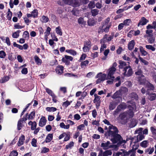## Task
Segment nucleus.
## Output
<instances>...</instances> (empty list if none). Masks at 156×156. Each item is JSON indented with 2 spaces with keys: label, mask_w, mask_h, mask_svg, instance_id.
Masks as SVG:
<instances>
[{
  "label": "nucleus",
  "mask_w": 156,
  "mask_h": 156,
  "mask_svg": "<svg viewBox=\"0 0 156 156\" xmlns=\"http://www.w3.org/2000/svg\"><path fill=\"white\" fill-rule=\"evenodd\" d=\"M140 50L142 55L145 56L147 54V53L144 50L143 47H140Z\"/></svg>",
  "instance_id": "53"
},
{
  "label": "nucleus",
  "mask_w": 156,
  "mask_h": 156,
  "mask_svg": "<svg viewBox=\"0 0 156 156\" xmlns=\"http://www.w3.org/2000/svg\"><path fill=\"white\" fill-rule=\"evenodd\" d=\"M24 26L20 25L19 23H15L14 25V29H21L24 28Z\"/></svg>",
  "instance_id": "54"
},
{
  "label": "nucleus",
  "mask_w": 156,
  "mask_h": 156,
  "mask_svg": "<svg viewBox=\"0 0 156 156\" xmlns=\"http://www.w3.org/2000/svg\"><path fill=\"white\" fill-rule=\"evenodd\" d=\"M74 146V143L72 141L70 142L69 144L66 145V148L67 149L71 148Z\"/></svg>",
  "instance_id": "56"
},
{
  "label": "nucleus",
  "mask_w": 156,
  "mask_h": 156,
  "mask_svg": "<svg viewBox=\"0 0 156 156\" xmlns=\"http://www.w3.org/2000/svg\"><path fill=\"white\" fill-rule=\"evenodd\" d=\"M126 108V104L125 103H122L119 105L116 109L114 111V114L116 115L122 110L125 109Z\"/></svg>",
  "instance_id": "9"
},
{
  "label": "nucleus",
  "mask_w": 156,
  "mask_h": 156,
  "mask_svg": "<svg viewBox=\"0 0 156 156\" xmlns=\"http://www.w3.org/2000/svg\"><path fill=\"white\" fill-rule=\"evenodd\" d=\"M103 122L105 124H106L108 126H109L108 127V129H109L108 131H112V130H113V129H109L110 127H111V126H114L110 124L108 120L106 119H105L103 121Z\"/></svg>",
  "instance_id": "42"
},
{
  "label": "nucleus",
  "mask_w": 156,
  "mask_h": 156,
  "mask_svg": "<svg viewBox=\"0 0 156 156\" xmlns=\"http://www.w3.org/2000/svg\"><path fill=\"white\" fill-rule=\"evenodd\" d=\"M107 34H105L104 37L101 40L100 43L101 44H105L106 41H107L106 38Z\"/></svg>",
  "instance_id": "62"
},
{
  "label": "nucleus",
  "mask_w": 156,
  "mask_h": 156,
  "mask_svg": "<svg viewBox=\"0 0 156 156\" xmlns=\"http://www.w3.org/2000/svg\"><path fill=\"white\" fill-rule=\"evenodd\" d=\"M119 91L122 94L127 93L128 91V90L126 87H122Z\"/></svg>",
  "instance_id": "25"
},
{
  "label": "nucleus",
  "mask_w": 156,
  "mask_h": 156,
  "mask_svg": "<svg viewBox=\"0 0 156 156\" xmlns=\"http://www.w3.org/2000/svg\"><path fill=\"white\" fill-rule=\"evenodd\" d=\"M66 52L67 53H70L71 55H76V52L72 49H67L66 50Z\"/></svg>",
  "instance_id": "36"
},
{
  "label": "nucleus",
  "mask_w": 156,
  "mask_h": 156,
  "mask_svg": "<svg viewBox=\"0 0 156 156\" xmlns=\"http://www.w3.org/2000/svg\"><path fill=\"white\" fill-rule=\"evenodd\" d=\"M129 109L127 113V115H128L129 118L133 117L134 115L133 110L135 108L132 107H129Z\"/></svg>",
  "instance_id": "21"
},
{
  "label": "nucleus",
  "mask_w": 156,
  "mask_h": 156,
  "mask_svg": "<svg viewBox=\"0 0 156 156\" xmlns=\"http://www.w3.org/2000/svg\"><path fill=\"white\" fill-rule=\"evenodd\" d=\"M89 61L86 60L81 62L80 66L81 68H84L87 66L89 63Z\"/></svg>",
  "instance_id": "29"
},
{
  "label": "nucleus",
  "mask_w": 156,
  "mask_h": 156,
  "mask_svg": "<svg viewBox=\"0 0 156 156\" xmlns=\"http://www.w3.org/2000/svg\"><path fill=\"white\" fill-rule=\"evenodd\" d=\"M121 94L119 92V91H116L112 96V98L113 99H119V100H121V99L119 98L120 95Z\"/></svg>",
  "instance_id": "23"
},
{
  "label": "nucleus",
  "mask_w": 156,
  "mask_h": 156,
  "mask_svg": "<svg viewBox=\"0 0 156 156\" xmlns=\"http://www.w3.org/2000/svg\"><path fill=\"white\" fill-rule=\"evenodd\" d=\"M21 32L20 30H18L14 32L12 34V37L14 38H17L19 36V33Z\"/></svg>",
  "instance_id": "43"
},
{
  "label": "nucleus",
  "mask_w": 156,
  "mask_h": 156,
  "mask_svg": "<svg viewBox=\"0 0 156 156\" xmlns=\"http://www.w3.org/2000/svg\"><path fill=\"white\" fill-rule=\"evenodd\" d=\"M148 22V21L144 17H142L138 24V26L145 25Z\"/></svg>",
  "instance_id": "17"
},
{
  "label": "nucleus",
  "mask_w": 156,
  "mask_h": 156,
  "mask_svg": "<svg viewBox=\"0 0 156 156\" xmlns=\"http://www.w3.org/2000/svg\"><path fill=\"white\" fill-rule=\"evenodd\" d=\"M6 56L5 52L3 50L0 51V58H4Z\"/></svg>",
  "instance_id": "51"
},
{
  "label": "nucleus",
  "mask_w": 156,
  "mask_h": 156,
  "mask_svg": "<svg viewBox=\"0 0 156 156\" xmlns=\"http://www.w3.org/2000/svg\"><path fill=\"white\" fill-rule=\"evenodd\" d=\"M137 123V121L136 119H131L129 123V126L130 128H133L136 126Z\"/></svg>",
  "instance_id": "19"
},
{
  "label": "nucleus",
  "mask_w": 156,
  "mask_h": 156,
  "mask_svg": "<svg viewBox=\"0 0 156 156\" xmlns=\"http://www.w3.org/2000/svg\"><path fill=\"white\" fill-rule=\"evenodd\" d=\"M119 69H124L128 66V62H126L122 61H119Z\"/></svg>",
  "instance_id": "15"
},
{
  "label": "nucleus",
  "mask_w": 156,
  "mask_h": 156,
  "mask_svg": "<svg viewBox=\"0 0 156 156\" xmlns=\"http://www.w3.org/2000/svg\"><path fill=\"white\" fill-rule=\"evenodd\" d=\"M150 130L154 137L156 139V128L154 127H151Z\"/></svg>",
  "instance_id": "38"
},
{
  "label": "nucleus",
  "mask_w": 156,
  "mask_h": 156,
  "mask_svg": "<svg viewBox=\"0 0 156 156\" xmlns=\"http://www.w3.org/2000/svg\"><path fill=\"white\" fill-rule=\"evenodd\" d=\"M88 6L90 9L94 8L95 6V3L94 2H90L88 4Z\"/></svg>",
  "instance_id": "63"
},
{
  "label": "nucleus",
  "mask_w": 156,
  "mask_h": 156,
  "mask_svg": "<svg viewBox=\"0 0 156 156\" xmlns=\"http://www.w3.org/2000/svg\"><path fill=\"white\" fill-rule=\"evenodd\" d=\"M154 148L152 147V148H148L145 149V153H148L149 154H151L154 152Z\"/></svg>",
  "instance_id": "40"
},
{
  "label": "nucleus",
  "mask_w": 156,
  "mask_h": 156,
  "mask_svg": "<svg viewBox=\"0 0 156 156\" xmlns=\"http://www.w3.org/2000/svg\"><path fill=\"white\" fill-rule=\"evenodd\" d=\"M120 101L119 99H115L114 101L110 102L109 106V109L110 110L114 109L116 105L120 102Z\"/></svg>",
  "instance_id": "8"
},
{
  "label": "nucleus",
  "mask_w": 156,
  "mask_h": 156,
  "mask_svg": "<svg viewBox=\"0 0 156 156\" xmlns=\"http://www.w3.org/2000/svg\"><path fill=\"white\" fill-rule=\"evenodd\" d=\"M57 110L56 108L54 107H48L46 108V110L49 112H54Z\"/></svg>",
  "instance_id": "46"
},
{
  "label": "nucleus",
  "mask_w": 156,
  "mask_h": 156,
  "mask_svg": "<svg viewBox=\"0 0 156 156\" xmlns=\"http://www.w3.org/2000/svg\"><path fill=\"white\" fill-rule=\"evenodd\" d=\"M143 128H140L136 129L134 133L135 134H138L136 137H135L133 138L131 140V144L137 143L144 139V138L145 136L142 134V130Z\"/></svg>",
  "instance_id": "2"
},
{
  "label": "nucleus",
  "mask_w": 156,
  "mask_h": 156,
  "mask_svg": "<svg viewBox=\"0 0 156 156\" xmlns=\"http://www.w3.org/2000/svg\"><path fill=\"white\" fill-rule=\"evenodd\" d=\"M45 89L46 90V92L52 97H55V95L54 93H53L51 90L47 88H45Z\"/></svg>",
  "instance_id": "35"
},
{
  "label": "nucleus",
  "mask_w": 156,
  "mask_h": 156,
  "mask_svg": "<svg viewBox=\"0 0 156 156\" xmlns=\"http://www.w3.org/2000/svg\"><path fill=\"white\" fill-rule=\"evenodd\" d=\"M86 57L87 55L86 54H82L78 60L79 62H81L82 61L85 60Z\"/></svg>",
  "instance_id": "60"
},
{
  "label": "nucleus",
  "mask_w": 156,
  "mask_h": 156,
  "mask_svg": "<svg viewBox=\"0 0 156 156\" xmlns=\"http://www.w3.org/2000/svg\"><path fill=\"white\" fill-rule=\"evenodd\" d=\"M27 117L23 118L20 119L18 122L17 124V129L18 130H20L23 126V124L24 121H26L27 120Z\"/></svg>",
  "instance_id": "13"
},
{
  "label": "nucleus",
  "mask_w": 156,
  "mask_h": 156,
  "mask_svg": "<svg viewBox=\"0 0 156 156\" xmlns=\"http://www.w3.org/2000/svg\"><path fill=\"white\" fill-rule=\"evenodd\" d=\"M34 59L35 62L37 65H39L41 64L42 61L37 56L35 55L34 57Z\"/></svg>",
  "instance_id": "32"
},
{
  "label": "nucleus",
  "mask_w": 156,
  "mask_h": 156,
  "mask_svg": "<svg viewBox=\"0 0 156 156\" xmlns=\"http://www.w3.org/2000/svg\"><path fill=\"white\" fill-rule=\"evenodd\" d=\"M91 43L90 41H85L84 43V46L83 49L84 52H88L91 48Z\"/></svg>",
  "instance_id": "7"
},
{
  "label": "nucleus",
  "mask_w": 156,
  "mask_h": 156,
  "mask_svg": "<svg viewBox=\"0 0 156 156\" xmlns=\"http://www.w3.org/2000/svg\"><path fill=\"white\" fill-rule=\"evenodd\" d=\"M147 94L148 95V98L151 101L155 100L156 97V94L155 93H149L148 91H146Z\"/></svg>",
  "instance_id": "16"
},
{
  "label": "nucleus",
  "mask_w": 156,
  "mask_h": 156,
  "mask_svg": "<svg viewBox=\"0 0 156 156\" xmlns=\"http://www.w3.org/2000/svg\"><path fill=\"white\" fill-rule=\"evenodd\" d=\"M59 126L60 127L64 129H69V124L66 125L64 122H61Z\"/></svg>",
  "instance_id": "41"
},
{
  "label": "nucleus",
  "mask_w": 156,
  "mask_h": 156,
  "mask_svg": "<svg viewBox=\"0 0 156 156\" xmlns=\"http://www.w3.org/2000/svg\"><path fill=\"white\" fill-rule=\"evenodd\" d=\"M63 67L60 66L57 67L55 69V71L57 74L60 75L63 73Z\"/></svg>",
  "instance_id": "22"
},
{
  "label": "nucleus",
  "mask_w": 156,
  "mask_h": 156,
  "mask_svg": "<svg viewBox=\"0 0 156 156\" xmlns=\"http://www.w3.org/2000/svg\"><path fill=\"white\" fill-rule=\"evenodd\" d=\"M148 144L149 142L148 140H144L140 143V145L142 147L146 148L147 147Z\"/></svg>",
  "instance_id": "26"
},
{
  "label": "nucleus",
  "mask_w": 156,
  "mask_h": 156,
  "mask_svg": "<svg viewBox=\"0 0 156 156\" xmlns=\"http://www.w3.org/2000/svg\"><path fill=\"white\" fill-rule=\"evenodd\" d=\"M109 129H113L112 131H108L105 135L107 137L108 136L111 137V140L113 144L118 143L119 144H125L126 141L123 140L121 135L118 134L119 131L116 127L111 126Z\"/></svg>",
  "instance_id": "1"
},
{
  "label": "nucleus",
  "mask_w": 156,
  "mask_h": 156,
  "mask_svg": "<svg viewBox=\"0 0 156 156\" xmlns=\"http://www.w3.org/2000/svg\"><path fill=\"white\" fill-rule=\"evenodd\" d=\"M49 148H46L45 147H44L42 148L41 153H45L48 152L49 151Z\"/></svg>",
  "instance_id": "61"
},
{
  "label": "nucleus",
  "mask_w": 156,
  "mask_h": 156,
  "mask_svg": "<svg viewBox=\"0 0 156 156\" xmlns=\"http://www.w3.org/2000/svg\"><path fill=\"white\" fill-rule=\"evenodd\" d=\"M116 70V68H110L107 72L108 74L107 79L113 80L115 78L113 74Z\"/></svg>",
  "instance_id": "6"
},
{
  "label": "nucleus",
  "mask_w": 156,
  "mask_h": 156,
  "mask_svg": "<svg viewBox=\"0 0 156 156\" xmlns=\"http://www.w3.org/2000/svg\"><path fill=\"white\" fill-rule=\"evenodd\" d=\"M9 77L8 76H6L1 78L0 80V83H4L8 81L9 80Z\"/></svg>",
  "instance_id": "33"
},
{
  "label": "nucleus",
  "mask_w": 156,
  "mask_h": 156,
  "mask_svg": "<svg viewBox=\"0 0 156 156\" xmlns=\"http://www.w3.org/2000/svg\"><path fill=\"white\" fill-rule=\"evenodd\" d=\"M47 120L44 116L42 117L40 120L39 122V126L41 127H43L46 123Z\"/></svg>",
  "instance_id": "20"
},
{
  "label": "nucleus",
  "mask_w": 156,
  "mask_h": 156,
  "mask_svg": "<svg viewBox=\"0 0 156 156\" xmlns=\"http://www.w3.org/2000/svg\"><path fill=\"white\" fill-rule=\"evenodd\" d=\"M116 156H127V151L124 149H121L119 151L115 153Z\"/></svg>",
  "instance_id": "14"
},
{
  "label": "nucleus",
  "mask_w": 156,
  "mask_h": 156,
  "mask_svg": "<svg viewBox=\"0 0 156 156\" xmlns=\"http://www.w3.org/2000/svg\"><path fill=\"white\" fill-rule=\"evenodd\" d=\"M101 147L103 149L106 150L112 147V146L109 141H107L106 142H104L101 144Z\"/></svg>",
  "instance_id": "11"
},
{
  "label": "nucleus",
  "mask_w": 156,
  "mask_h": 156,
  "mask_svg": "<svg viewBox=\"0 0 156 156\" xmlns=\"http://www.w3.org/2000/svg\"><path fill=\"white\" fill-rule=\"evenodd\" d=\"M123 72L122 74L123 75L128 77L130 76L133 74L132 69L129 66H128L124 69Z\"/></svg>",
  "instance_id": "5"
},
{
  "label": "nucleus",
  "mask_w": 156,
  "mask_h": 156,
  "mask_svg": "<svg viewBox=\"0 0 156 156\" xmlns=\"http://www.w3.org/2000/svg\"><path fill=\"white\" fill-rule=\"evenodd\" d=\"M145 47L147 49L151 50L153 51H154L155 50V48L151 45H146Z\"/></svg>",
  "instance_id": "58"
},
{
  "label": "nucleus",
  "mask_w": 156,
  "mask_h": 156,
  "mask_svg": "<svg viewBox=\"0 0 156 156\" xmlns=\"http://www.w3.org/2000/svg\"><path fill=\"white\" fill-rule=\"evenodd\" d=\"M23 20L25 23L27 24V25H29V23H30L31 21L29 20L26 16L23 17Z\"/></svg>",
  "instance_id": "57"
},
{
  "label": "nucleus",
  "mask_w": 156,
  "mask_h": 156,
  "mask_svg": "<svg viewBox=\"0 0 156 156\" xmlns=\"http://www.w3.org/2000/svg\"><path fill=\"white\" fill-rule=\"evenodd\" d=\"M32 15L34 18L37 17L38 14V11L36 9L33 10L32 12Z\"/></svg>",
  "instance_id": "52"
},
{
  "label": "nucleus",
  "mask_w": 156,
  "mask_h": 156,
  "mask_svg": "<svg viewBox=\"0 0 156 156\" xmlns=\"http://www.w3.org/2000/svg\"><path fill=\"white\" fill-rule=\"evenodd\" d=\"M23 37L24 38L28 39L29 37V34L27 31H24L23 34Z\"/></svg>",
  "instance_id": "55"
},
{
  "label": "nucleus",
  "mask_w": 156,
  "mask_h": 156,
  "mask_svg": "<svg viewBox=\"0 0 156 156\" xmlns=\"http://www.w3.org/2000/svg\"><path fill=\"white\" fill-rule=\"evenodd\" d=\"M53 138L52 134H49L47 136L45 142L46 143H48L51 141Z\"/></svg>",
  "instance_id": "30"
},
{
  "label": "nucleus",
  "mask_w": 156,
  "mask_h": 156,
  "mask_svg": "<svg viewBox=\"0 0 156 156\" xmlns=\"http://www.w3.org/2000/svg\"><path fill=\"white\" fill-rule=\"evenodd\" d=\"M127 156H135V152L134 150H132L127 151Z\"/></svg>",
  "instance_id": "44"
},
{
  "label": "nucleus",
  "mask_w": 156,
  "mask_h": 156,
  "mask_svg": "<svg viewBox=\"0 0 156 156\" xmlns=\"http://www.w3.org/2000/svg\"><path fill=\"white\" fill-rule=\"evenodd\" d=\"M129 96L135 99H137L138 98V96L135 93L133 92L130 94Z\"/></svg>",
  "instance_id": "50"
},
{
  "label": "nucleus",
  "mask_w": 156,
  "mask_h": 156,
  "mask_svg": "<svg viewBox=\"0 0 156 156\" xmlns=\"http://www.w3.org/2000/svg\"><path fill=\"white\" fill-rule=\"evenodd\" d=\"M135 44L134 41L132 40L129 42L128 44V48L129 50H132Z\"/></svg>",
  "instance_id": "24"
},
{
  "label": "nucleus",
  "mask_w": 156,
  "mask_h": 156,
  "mask_svg": "<svg viewBox=\"0 0 156 156\" xmlns=\"http://www.w3.org/2000/svg\"><path fill=\"white\" fill-rule=\"evenodd\" d=\"M40 20L42 23H46L48 22L49 20V18L47 16H43L41 17V18L40 19Z\"/></svg>",
  "instance_id": "31"
},
{
  "label": "nucleus",
  "mask_w": 156,
  "mask_h": 156,
  "mask_svg": "<svg viewBox=\"0 0 156 156\" xmlns=\"http://www.w3.org/2000/svg\"><path fill=\"white\" fill-rule=\"evenodd\" d=\"M146 86L147 87V91H148L149 90H153L154 89V85L150 82H148L147 83Z\"/></svg>",
  "instance_id": "27"
},
{
  "label": "nucleus",
  "mask_w": 156,
  "mask_h": 156,
  "mask_svg": "<svg viewBox=\"0 0 156 156\" xmlns=\"http://www.w3.org/2000/svg\"><path fill=\"white\" fill-rule=\"evenodd\" d=\"M55 31L56 33L60 35L61 36L62 35V32L61 29L60 28V27H58L56 28H55Z\"/></svg>",
  "instance_id": "49"
},
{
  "label": "nucleus",
  "mask_w": 156,
  "mask_h": 156,
  "mask_svg": "<svg viewBox=\"0 0 156 156\" xmlns=\"http://www.w3.org/2000/svg\"><path fill=\"white\" fill-rule=\"evenodd\" d=\"M35 112L34 111H33L29 115L28 119L29 120L33 119L35 116Z\"/></svg>",
  "instance_id": "47"
},
{
  "label": "nucleus",
  "mask_w": 156,
  "mask_h": 156,
  "mask_svg": "<svg viewBox=\"0 0 156 156\" xmlns=\"http://www.w3.org/2000/svg\"><path fill=\"white\" fill-rule=\"evenodd\" d=\"M106 76L105 74H102L101 73H98L95 77L96 78H98L96 80V83H99L101 81H104L106 79Z\"/></svg>",
  "instance_id": "4"
},
{
  "label": "nucleus",
  "mask_w": 156,
  "mask_h": 156,
  "mask_svg": "<svg viewBox=\"0 0 156 156\" xmlns=\"http://www.w3.org/2000/svg\"><path fill=\"white\" fill-rule=\"evenodd\" d=\"M127 113L126 112H124L122 114H120L119 116V118L122 120L124 119L127 118Z\"/></svg>",
  "instance_id": "48"
},
{
  "label": "nucleus",
  "mask_w": 156,
  "mask_h": 156,
  "mask_svg": "<svg viewBox=\"0 0 156 156\" xmlns=\"http://www.w3.org/2000/svg\"><path fill=\"white\" fill-rule=\"evenodd\" d=\"M112 154L111 150H107L104 152L101 150L99 151L98 156H108L111 155Z\"/></svg>",
  "instance_id": "12"
},
{
  "label": "nucleus",
  "mask_w": 156,
  "mask_h": 156,
  "mask_svg": "<svg viewBox=\"0 0 156 156\" xmlns=\"http://www.w3.org/2000/svg\"><path fill=\"white\" fill-rule=\"evenodd\" d=\"M94 96L95 98L94 100V102L96 104V108H98L100 105L101 101L100 99L101 98L100 96H98L96 94H94Z\"/></svg>",
  "instance_id": "10"
},
{
  "label": "nucleus",
  "mask_w": 156,
  "mask_h": 156,
  "mask_svg": "<svg viewBox=\"0 0 156 156\" xmlns=\"http://www.w3.org/2000/svg\"><path fill=\"white\" fill-rule=\"evenodd\" d=\"M80 3L77 0H73L72 3L70 5H72L73 7H76L79 6L80 5Z\"/></svg>",
  "instance_id": "28"
},
{
  "label": "nucleus",
  "mask_w": 156,
  "mask_h": 156,
  "mask_svg": "<svg viewBox=\"0 0 156 156\" xmlns=\"http://www.w3.org/2000/svg\"><path fill=\"white\" fill-rule=\"evenodd\" d=\"M99 10L97 9H92L91 12L92 15L93 16H95L97 15L98 13Z\"/></svg>",
  "instance_id": "45"
},
{
  "label": "nucleus",
  "mask_w": 156,
  "mask_h": 156,
  "mask_svg": "<svg viewBox=\"0 0 156 156\" xmlns=\"http://www.w3.org/2000/svg\"><path fill=\"white\" fill-rule=\"evenodd\" d=\"M153 30H147L146 31V33L147 35H144V37H151L153 36Z\"/></svg>",
  "instance_id": "34"
},
{
  "label": "nucleus",
  "mask_w": 156,
  "mask_h": 156,
  "mask_svg": "<svg viewBox=\"0 0 156 156\" xmlns=\"http://www.w3.org/2000/svg\"><path fill=\"white\" fill-rule=\"evenodd\" d=\"M25 139V136L23 135H22L20 137L18 142L17 143V144L18 146H20L23 144L24 141Z\"/></svg>",
  "instance_id": "18"
},
{
  "label": "nucleus",
  "mask_w": 156,
  "mask_h": 156,
  "mask_svg": "<svg viewBox=\"0 0 156 156\" xmlns=\"http://www.w3.org/2000/svg\"><path fill=\"white\" fill-rule=\"evenodd\" d=\"M135 74L140 76L138 77V80L141 84H144L146 81L144 76L142 74V71L140 69H138L137 71L135 72Z\"/></svg>",
  "instance_id": "3"
},
{
  "label": "nucleus",
  "mask_w": 156,
  "mask_h": 156,
  "mask_svg": "<svg viewBox=\"0 0 156 156\" xmlns=\"http://www.w3.org/2000/svg\"><path fill=\"white\" fill-rule=\"evenodd\" d=\"M72 102V101H71L70 102L66 101L63 102V106L66 108L68 106L70 105L71 103Z\"/></svg>",
  "instance_id": "64"
},
{
  "label": "nucleus",
  "mask_w": 156,
  "mask_h": 156,
  "mask_svg": "<svg viewBox=\"0 0 156 156\" xmlns=\"http://www.w3.org/2000/svg\"><path fill=\"white\" fill-rule=\"evenodd\" d=\"M64 76H65L67 77H74L75 78H77L78 76L76 75L73 74L72 73H67L64 74Z\"/></svg>",
  "instance_id": "39"
},
{
  "label": "nucleus",
  "mask_w": 156,
  "mask_h": 156,
  "mask_svg": "<svg viewBox=\"0 0 156 156\" xmlns=\"http://www.w3.org/2000/svg\"><path fill=\"white\" fill-rule=\"evenodd\" d=\"M148 38V42L151 44H153L154 43L155 40V38L153 36L151 37H149Z\"/></svg>",
  "instance_id": "37"
},
{
  "label": "nucleus",
  "mask_w": 156,
  "mask_h": 156,
  "mask_svg": "<svg viewBox=\"0 0 156 156\" xmlns=\"http://www.w3.org/2000/svg\"><path fill=\"white\" fill-rule=\"evenodd\" d=\"M131 22V20L130 19H127L125 20L123 22V24L125 25L128 26L129 25V23Z\"/></svg>",
  "instance_id": "59"
}]
</instances>
